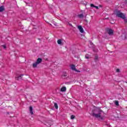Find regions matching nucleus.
I'll return each mask as SVG.
<instances>
[{"label": "nucleus", "mask_w": 127, "mask_h": 127, "mask_svg": "<svg viewBox=\"0 0 127 127\" xmlns=\"http://www.w3.org/2000/svg\"><path fill=\"white\" fill-rule=\"evenodd\" d=\"M70 69H71L72 71H75V72H80L79 70H77V69H76V66H75V64L70 65Z\"/></svg>", "instance_id": "7ed1b4c3"}, {"label": "nucleus", "mask_w": 127, "mask_h": 127, "mask_svg": "<svg viewBox=\"0 0 127 127\" xmlns=\"http://www.w3.org/2000/svg\"><path fill=\"white\" fill-rule=\"evenodd\" d=\"M74 119H75V116H74V115H71V116H70V119H71V120H74Z\"/></svg>", "instance_id": "dca6fc26"}, {"label": "nucleus", "mask_w": 127, "mask_h": 127, "mask_svg": "<svg viewBox=\"0 0 127 127\" xmlns=\"http://www.w3.org/2000/svg\"><path fill=\"white\" fill-rule=\"evenodd\" d=\"M55 25H56V26H57V24H55Z\"/></svg>", "instance_id": "393cba45"}, {"label": "nucleus", "mask_w": 127, "mask_h": 127, "mask_svg": "<svg viewBox=\"0 0 127 127\" xmlns=\"http://www.w3.org/2000/svg\"><path fill=\"white\" fill-rule=\"evenodd\" d=\"M54 106H55L56 109H58V105L57 104V103H55L54 104Z\"/></svg>", "instance_id": "2eb2a0df"}, {"label": "nucleus", "mask_w": 127, "mask_h": 127, "mask_svg": "<svg viewBox=\"0 0 127 127\" xmlns=\"http://www.w3.org/2000/svg\"><path fill=\"white\" fill-rule=\"evenodd\" d=\"M116 71H117L118 73H119V72H120V69L117 68V70H116Z\"/></svg>", "instance_id": "412c9836"}, {"label": "nucleus", "mask_w": 127, "mask_h": 127, "mask_svg": "<svg viewBox=\"0 0 127 127\" xmlns=\"http://www.w3.org/2000/svg\"><path fill=\"white\" fill-rule=\"evenodd\" d=\"M77 28L81 33H84V29H83V27H82V26L81 25L78 26Z\"/></svg>", "instance_id": "39448f33"}, {"label": "nucleus", "mask_w": 127, "mask_h": 127, "mask_svg": "<svg viewBox=\"0 0 127 127\" xmlns=\"http://www.w3.org/2000/svg\"><path fill=\"white\" fill-rule=\"evenodd\" d=\"M37 65H38V64L36 62L33 64V68H36V67H37Z\"/></svg>", "instance_id": "9b49d317"}, {"label": "nucleus", "mask_w": 127, "mask_h": 127, "mask_svg": "<svg viewBox=\"0 0 127 127\" xmlns=\"http://www.w3.org/2000/svg\"><path fill=\"white\" fill-rule=\"evenodd\" d=\"M107 33L110 35H113L114 34V31L112 29H107Z\"/></svg>", "instance_id": "20e7f679"}, {"label": "nucleus", "mask_w": 127, "mask_h": 127, "mask_svg": "<svg viewBox=\"0 0 127 127\" xmlns=\"http://www.w3.org/2000/svg\"><path fill=\"white\" fill-rule=\"evenodd\" d=\"M90 6L91 7H95V5H94V4H91Z\"/></svg>", "instance_id": "6ab92c4d"}, {"label": "nucleus", "mask_w": 127, "mask_h": 127, "mask_svg": "<svg viewBox=\"0 0 127 127\" xmlns=\"http://www.w3.org/2000/svg\"><path fill=\"white\" fill-rule=\"evenodd\" d=\"M46 61H48V59H46Z\"/></svg>", "instance_id": "b1692460"}, {"label": "nucleus", "mask_w": 127, "mask_h": 127, "mask_svg": "<svg viewBox=\"0 0 127 127\" xmlns=\"http://www.w3.org/2000/svg\"><path fill=\"white\" fill-rule=\"evenodd\" d=\"M22 76H23V74L19 75L18 77H16V80H19V79H21V77H22Z\"/></svg>", "instance_id": "f8f14e48"}, {"label": "nucleus", "mask_w": 127, "mask_h": 127, "mask_svg": "<svg viewBox=\"0 0 127 127\" xmlns=\"http://www.w3.org/2000/svg\"><path fill=\"white\" fill-rule=\"evenodd\" d=\"M63 42V39H59L58 41H57V43L58 44H59V45H62V43Z\"/></svg>", "instance_id": "423d86ee"}, {"label": "nucleus", "mask_w": 127, "mask_h": 127, "mask_svg": "<svg viewBox=\"0 0 127 127\" xmlns=\"http://www.w3.org/2000/svg\"><path fill=\"white\" fill-rule=\"evenodd\" d=\"M85 58H86V59H89V58H90V56L88 55H86L85 56Z\"/></svg>", "instance_id": "a211bd4d"}, {"label": "nucleus", "mask_w": 127, "mask_h": 127, "mask_svg": "<svg viewBox=\"0 0 127 127\" xmlns=\"http://www.w3.org/2000/svg\"><path fill=\"white\" fill-rule=\"evenodd\" d=\"M78 16V17H79V18H83V17H84V15H83V14H79Z\"/></svg>", "instance_id": "ddd939ff"}, {"label": "nucleus", "mask_w": 127, "mask_h": 127, "mask_svg": "<svg viewBox=\"0 0 127 127\" xmlns=\"http://www.w3.org/2000/svg\"><path fill=\"white\" fill-rule=\"evenodd\" d=\"M116 14L117 16H118V17H121V18H123V19H125V22H127V20L126 19V16H125L123 13L120 12V11H116Z\"/></svg>", "instance_id": "f03ea898"}, {"label": "nucleus", "mask_w": 127, "mask_h": 127, "mask_svg": "<svg viewBox=\"0 0 127 127\" xmlns=\"http://www.w3.org/2000/svg\"><path fill=\"white\" fill-rule=\"evenodd\" d=\"M41 62H42V59L41 58H38L37 59L36 63H37L38 64H40Z\"/></svg>", "instance_id": "0eeeda50"}, {"label": "nucleus", "mask_w": 127, "mask_h": 127, "mask_svg": "<svg viewBox=\"0 0 127 127\" xmlns=\"http://www.w3.org/2000/svg\"><path fill=\"white\" fill-rule=\"evenodd\" d=\"M67 75H68V74H67V73H66V72H64V73H63L62 76H63V77H67Z\"/></svg>", "instance_id": "4468645a"}, {"label": "nucleus", "mask_w": 127, "mask_h": 127, "mask_svg": "<svg viewBox=\"0 0 127 127\" xmlns=\"http://www.w3.org/2000/svg\"><path fill=\"white\" fill-rule=\"evenodd\" d=\"M29 110L31 115H33V109H32V107L30 106L29 108Z\"/></svg>", "instance_id": "9d476101"}, {"label": "nucleus", "mask_w": 127, "mask_h": 127, "mask_svg": "<svg viewBox=\"0 0 127 127\" xmlns=\"http://www.w3.org/2000/svg\"><path fill=\"white\" fill-rule=\"evenodd\" d=\"M94 7H95L96 9H99V7H98L97 6H95Z\"/></svg>", "instance_id": "4be33fe9"}, {"label": "nucleus", "mask_w": 127, "mask_h": 127, "mask_svg": "<svg viewBox=\"0 0 127 127\" xmlns=\"http://www.w3.org/2000/svg\"><path fill=\"white\" fill-rule=\"evenodd\" d=\"M98 56H96L95 58V60H98Z\"/></svg>", "instance_id": "5701e85b"}, {"label": "nucleus", "mask_w": 127, "mask_h": 127, "mask_svg": "<svg viewBox=\"0 0 127 127\" xmlns=\"http://www.w3.org/2000/svg\"><path fill=\"white\" fill-rule=\"evenodd\" d=\"M4 10V7L3 6H0V12H1Z\"/></svg>", "instance_id": "1a4fd4ad"}, {"label": "nucleus", "mask_w": 127, "mask_h": 127, "mask_svg": "<svg viewBox=\"0 0 127 127\" xmlns=\"http://www.w3.org/2000/svg\"><path fill=\"white\" fill-rule=\"evenodd\" d=\"M90 44L92 45V44H92V42H90Z\"/></svg>", "instance_id": "a878e982"}, {"label": "nucleus", "mask_w": 127, "mask_h": 127, "mask_svg": "<svg viewBox=\"0 0 127 127\" xmlns=\"http://www.w3.org/2000/svg\"><path fill=\"white\" fill-rule=\"evenodd\" d=\"M115 104L116 106H119V101H115Z\"/></svg>", "instance_id": "f3484780"}, {"label": "nucleus", "mask_w": 127, "mask_h": 127, "mask_svg": "<svg viewBox=\"0 0 127 127\" xmlns=\"http://www.w3.org/2000/svg\"><path fill=\"white\" fill-rule=\"evenodd\" d=\"M50 25H51V24H50Z\"/></svg>", "instance_id": "bb28decb"}, {"label": "nucleus", "mask_w": 127, "mask_h": 127, "mask_svg": "<svg viewBox=\"0 0 127 127\" xmlns=\"http://www.w3.org/2000/svg\"><path fill=\"white\" fill-rule=\"evenodd\" d=\"M2 46L4 48V49H6V47L5 46V45H2Z\"/></svg>", "instance_id": "aec40b11"}, {"label": "nucleus", "mask_w": 127, "mask_h": 127, "mask_svg": "<svg viewBox=\"0 0 127 127\" xmlns=\"http://www.w3.org/2000/svg\"><path fill=\"white\" fill-rule=\"evenodd\" d=\"M92 116L96 119L103 120L106 116V113L103 110H101V108L96 107L92 113Z\"/></svg>", "instance_id": "f257e3e1"}, {"label": "nucleus", "mask_w": 127, "mask_h": 127, "mask_svg": "<svg viewBox=\"0 0 127 127\" xmlns=\"http://www.w3.org/2000/svg\"><path fill=\"white\" fill-rule=\"evenodd\" d=\"M61 92H66V87L63 86L61 88Z\"/></svg>", "instance_id": "6e6552de"}]
</instances>
